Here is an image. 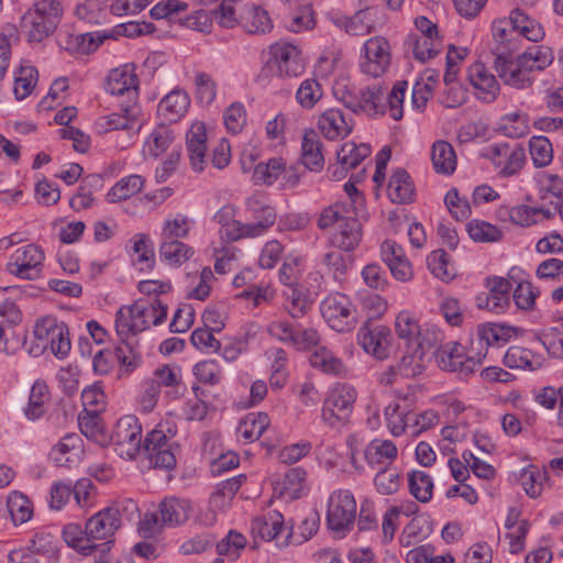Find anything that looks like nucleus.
Returning a JSON list of instances; mask_svg holds the SVG:
<instances>
[{
    "mask_svg": "<svg viewBox=\"0 0 563 563\" xmlns=\"http://www.w3.org/2000/svg\"><path fill=\"white\" fill-rule=\"evenodd\" d=\"M48 400L49 390L47 384L42 379L35 380L30 391L27 406L24 409L27 419L36 420L41 418L46 410Z\"/></svg>",
    "mask_w": 563,
    "mask_h": 563,
    "instance_id": "72a5a7b5",
    "label": "nucleus"
},
{
    "mask_svg": "<svg viewBox=\"0 0 563 563\" xmlns=\"http://www.w3.org/2000/svg\"><path fill=\"white\" fill-rule=\"evenodd\" d=\"M174 141L173 131L166 125H158L147 137L143 152L152 157L163 154Z\"/></svg>",
    "mask_w": 563,
    "mask_h": 563,
    "instance_id": "79ce46f5",
    "label": "nucleus"
},
{
    "mask_svg": "<svg viewBox=\"0 0 563 563\" xmlns=\"http://www.w3.org/2000/svg\"><path fill=\"white\" fill-rule=\"evenodd\" d=\"M356 400L354 387L341 384L335 386L324 400L321 418L332 428H340L347 423Z\"/></svg>",
    "mask_w": 563,
    "mask_h": 563,
    "instance_id": "423d86ee",
    "label": "nucleus"
},
{
    "mask_svg": "<svg viewBox=\"0 0 563 563\" xmlns=\"http://www.w3.org/2000/svg\"><path fill=\"white\" fill-rule=\"evenodd\" d=\"M410 494L421 503H428L432 498L433 482L423 471L415 470L408 474Z\"/></svg>",
    "mask_w": 563,
    "mask_h": 563,
    "instance_id": "49530a36",
    "label": "nucleus"
},
{
    "mask_svg": "<svg viewBox=\"0 0 563 563\" xmlns=\"http://www.w3.org/2000/svg\"><path fill=\"white\" fill-rule=\"evenodd\" d=\"M433 354L441 369L456 373L462 378L468 377L476 371V361L465 356L462 345L456 342L440 345Z\"/></svg>",
    "mask_w": 563,
    "mask_h": 563,
    "instance_id": "4468645a",
    "label": "nucleus"
},
{
    "mask_svg": "<svg viewBox=\"0 0 563 563\" xmlns=\"http://www.w3.org/2000/svg\"><path fill=\"white\" fill-rule=\"evenodd\" d=\"M431 159L437 173L450 175L456 168V155L454 148L445 141H437L433 144Z\"/></svg>",
    "mask_w": 563,
    "mask_h": 563,
    "instance_id": "c9c22d12",
    "label": "nucleus"
},
{
    "mask_svg": "<svg viewBox=\"0 0 563 563\" xmlns=\"http://www.w3.org/2000/svg\"><path fill=\"white\" fill-rule=\"evenodd\" d=\"M245 478V475H239L217 485V488L209 500L211 510L206 514V518H200V521L203 525H212L216 520L214 511H221L229 507Z\"/></svg>",
    "mask_w": 563,
    "mask_h": 563,
    "instance_id": "6ab92c4d",
    "label": "nucleus"
},
{
    "mask_svg": "<svg viewBox=\"0 0 563 563\" xmlns=\"http://www.w3.org/2000/svg\"><path fill=\"white\" fill-rule=\"evenodd\" d=\"M246 539L243 534L230 531L228 536L217 544V552L219 555L230 556L235 560L240 556V552L244 549Z\"/></svg>",
    "mask_w": 563,
    "mask_h": 563,
    "instance_id": "774afa93",
    "label": "nucleus"
},
{
    "mask_svg": "<svg viewBox=\"0 0 563 563\" xmlns=\"http://www.w3.org/2000/svg\"><path fill=\"white\" fill-rule=\"evenodd\" d=\"M467 232L476 242H497L501 239V231L485 221H472L467 224Z\"/></svg>",
    "mask_w": 563,
    "mask_h": 563,
    "instance_id": "e2e57ef3",
    "label": "nucleus"
},
{
    "mask_svg": "<svg viewBox=\"0 0 563 563\" xmlns=\"http://www.w3.org/2000/svg\"><path fill=\"white\" fill-rule=\"evenodd\" d=\"M379 13L377 7L366 5L355 12L346 22L345 31L353 36L366 35L375 29V18Z\"/></svg>",
    "mask_w": 563,
    "mask_h": 563,
    "instance_id": "c756f323",
    "label": "nucleus"
},
{
    "mask_svg": "<svg viewBox=\"0 0 563 563\" xmlns=\"http://www.w3.org/2000/svg\"><path fill=\"white\" fill-rule=\"evenodd\" d=\"M145 184V178L137 174H132L117 181L106 195L109 203H117L126 200L139 194Z\"/></svg>",
    "mask_w": 563,
    "mask_h": 563,
    "instance_id": "c85d7f7f",
    "label": "nucleus"
},
{
    "mask_svg": "<svg viewBox=\"0 0 563 563\" xmlns=\"http://www.w3.org/2000/svg\"><path fill=\"white\" fill-rule=\"evenodd\" d=\"M321 97V85L316 79L302 81L296 93L298 103L306 109H311Z\"/></svg>",
    "mask_w": 563,
    "mask_h": 563,
    "instance_id": "0e129e2a",
    "label": "nucleus"
},
{
    "mask_svg": "<svg viewBox=\"0 0 563 563\" xmlns=\"http://www.w3.org/2000/svg\"><path fill=\"white\" fill-rule=\"evenodd\" d=\"M100 185L101 177L99 175L87 176L82 180V184L79 187V191L70 199V207L76 211L89 208L93 202V198L90 190H87V188L97 187Z\"/></svg>",
    "mask_w": 563,
    "mask_h": 563,
    "instance_id": "bf43d9fd",
    "label": "nucleus"
},
{
    "mask_svg": "<svg viewBox=\"0 0 563 563\" xmlns=\"http://www.w3.org/2000/svg\"><path fill=\"white\" fill-rule=\"evenodd\" d=\"M189 97L185 91L174 90L158 103V114L169 122H176L189 107Z\"/></svg>",
    "mask_w": 563,
    "mask_h": 563,
    "instance_id": "bb28decb",
    "label": "nucleus"
},
{
    "mask_svg": "<svg viewBox=\"0 0 563 563\" xmlns=\"http://www.w3.org/2000/svg\"><path fill=\"white\" fill-rule=\"evenodd\" d=\"M177 433L176 423L164 421L147 433L143 450L151 466L162 470H173L176 466V451L178 443L174 440Z\"/></svg>",
    "mask_w": 563,
    "mask_h": 563,
    "instance_id": "20e7f679",
    "label": "nucleus"
},
{
    "mask_svg": "<svg viewBox=\"0 0 563 563\" xmlns=\"http://www.w3.org/2000/svg\"><path fill=\"white\" fill-rule=\"evenodd\" d=\"M509 21L518 36H523L531 42H537L543 36L542 27L520 9L510 12Z\"/></svg>",
    "mask_w": 563,
    "mask_h": 563,
    "instance_id": "e433bc0d",
    "label": "nucleus"
},
{
    "mask_svg": "<svg viewBox=\"0 0 563 563\" xmlns=\"http://www.w3.org/2000/svg\"><path fill=\"white\" fill-rule=\"evenodd\" d=\"M427 355L424 351L415 345L408 346V351L398 364V372L405 377H415L422 373L426 366Z\"/></svg>",
    "mask_w": 563,
    "mask_h": 563,
    "instance_id": "a18cd8bd",
    "label": "nucleus"
},
{
    "mask_svg": "<svg viewBox=\"0 0 563 563\" xmlns=\"http://www.w3.org/2000/svg\"><path fill=\"white\" fill-rule=\"evenodd\" d=\"M7 507L14 525L25 523L33 516L32 503L20 492H12L8 496Z\"/></svg>",
    "mask_w": 563,
    "mask_h": 563,
    "instance_id": "37998d69",
    "label": "nucleus"
},
{
    "mask_svg": "<svg viewBox=\"0 0 563 563\" xmlns=\"http://www.w3.org/2000/svg\"><path fill=\"white\" fill-rule=\"evenodd\" d=\"M106 89L111 95H126L130 101L136 99L139 79L133 67L124 65L112 69L107 77Z\"/></svg>",
    "mask_w": 563,
    "mask_h": 563,
    "instance_id": "aec40b11",
    "label": "nucleus"
},
{
    "mask_svg": "<svg viewBox=\"0 0 563 563\" xmlns=\"http://www.w3.org/2000/svg\"><path fill=\"white\" fill-rule=\"evenodd\" d=\"M407 81H398L389 92L379 85L368 86L357 93L353 92L345 84L338 82L333 88L336 100L353 113H366L367 115H382L388 113L398 121L404 115V99Z\"/></svg>",
    "mask_w": 563,
    "mask_h": 563,
    "instance_id": "f257e3e1",
    "label": "nucleus"
},
{
    "mask_svg": "<svg viewBox=\"0 0 563 563\" xmlns=\"http://www.w3.org/2000/svg\"><path fill=\"white\" fill-rule=\"evenodd\" d=\"M500 131L508 137L519 139L529 133L528 118L521 112H514L503 117Z\"/></svg>",
    "mask_w": 563,
    "mask_h": 563,
    "instance_id": "4d7b16f0",
    "label": "nucleus"
},
{
    "mask_svg": "<svg viewBox=\"0 0 563 563\" xmlns=\"http://www.w3.org/2000/svg\"><path fill=\"white\" fill-rule=\"evenodd\" d=\"M301 163L311 172H319L323 168L324 158L322 155V143L313 130L303 134L301 143Z\"/></svg>",
    "mask_w": 563,
    "mask_h": 563,
    "instance_id": "393cba45",
    "label": "nucleus"
},
{
    "mask_svg": "<svg viewBox=\"0 0 563 563\" xmlns=\"http://www.w3.org/2000/svg\"><path fill=\"white\" fill-rule=\"evenodd\" d=\"M397 446L390 440L375 439L366 446L365 459L374 464H383L385 462H393L397 457Z\"/></svg>",
    "mask_w": 563,
    "mask_h": 563,
    "instance_id": "ea45409f",
    "label": "nucleus"
},
{
    "mask_svg": "<svg viewBox=\"0 0 563 563\" xmlns=\"http://www.w3.org/2000/svg\"><path fill=\"white\" fill-rule=\"evenodd\" d=\"M283 530L284 517L276 510L256 518L252 523V532L266 541L276 539Z\"/></svg>",
    "mask_w": 563,
    "mask_h": 563,
    "instance_id": "2f4dec72",
    "label": "nucleus"
},
{
    "mask_svg": "<svg viewBox=\"0 0 563 563\" xmlns=\"http://www.w3.org/2000/svg\"><path fill=\"white\" fill-rule=\"evenodd\" d=\"M395 329L398 336L407 340V344L410 346L413 344L415 340L419 338V334H421L422 327L412 312L405 310L398 313Z\"/></svg>",
    "mask_w": 563,
    "mask_h": 563,
    "instance_id": "8fccbe9b",
    "label": "nucleus"
},
{
    "mask_svg": "<svg viewBox=\"0 0 563 563\" xmlns=\"http://www.w3.org/2000/svg\"><path fill=\"white\" fill-rule=\"evenodd\" d=\"M441 44V38H427L409 34L404 46L407 54H411L415 59L424 63L440 52Z\"/></svg>",
    "mask_w": 563,
    "mask_h": 563,
    "instance_id": "a878e982",
    "label": "nucleus"
},
{
    "mask_svg": "<svg viewBox=\"0 0 563 563\" xmlns=\"http://www.w3.org/2000/svg\"><path fill=\"white\" fill-rule=\"evenodd\" d=\"M307 473L301 467H292L286 472L283 479L275 484L274 490L288 499H297L305 488Z\"/></svg>",
    "mask_w": 563,
    "mask_h": 563,
    "instance_id": "7c9ffc66",
    "label": "nucleus"
},
{
    "mask_svg": "<svg viewBox=\"0 0 563 563\" xmlns=\"http://www.w3.org/2000/svg\"><path fill=\"white\" fill-rule=\"evenodd\" d=\"M356 501L350 490H336L328 503L327 523L339 537H344L354 526Z\"/></svg>",
    "mask_w": 563,
    "mask_h": 563,
    "instance_id": "0eeeda50",
    "label": "nucleus"
},
{
    "mask_svg": "<svg viewBox=\"0 0 563 563\" xmlns=\"http://www.w3.org/2000/svg\"><path fill=\"white\" fill-rule=\"evenodd\" d=\"M63 15V7L57 0H40L21 19L22 31L29 42H41L53 34Z\"/></svg>",
    "mask_w": 563,
    "mask_h": 563,
    "instance_id": "39448f33",
    "label": "nucleus"
},
{
    "mask_svg": "<svg viewBox=\"0 0 563 563\" xmlns=\"http://www.w3.org/2000/svg\"><path fill=\"white\" fill-rule=\"evenodd\" d=\"M320 312L329 327L338 332H349L357 322V312L349 297L334 292L320 303Z\"/></svg>",
    "mask_w": 563,
    "mask_h": 563,
    "instance_id": "6e6552de",
    "label": "nucleus"
},
{
    "mask_svg": "<svg viewBox=\"0 0 563 563\" xmlns=\"http://www.w3.org/2000/svg\"><path fill=\"white\" fill-rule=\"evenodd\" d=\"M357 341L366 353L377 360H384L388 356L391 332L383 325L372 328L371 323L365 321L358 330Z\"/></svg>",
    "mask_w": 563,
    "mask_h": 563,
    "instance_id": "2eb2a0df",
    "label": "nucleus"
},
{
    "mask_svg": "<svg viewBox=\"0 0 563 563\" xmlns=\"http://www.w3.org/2000/svg\"><path fill=\"white\" fill-rule=\"evenodd\" d=\"M391 63L390 44L384 36L368 38L360 57V69L363 74L377 78L385 74Z\"/></svg>",
    "mask_w": 563,
    "mask_h": 563,
    "instance_id": "9d476101",
    "label": "nucleus"
},
{
    "mask_svg": "<svg viewBox=\"0 0 563 563\" xmlns=\"http://www.w3.org/2000/svg\"><path fill=\"white\" fill-rule=\"evenodd\" d=\"M494 54V68L498 77L515 89L530 88L534 81L531 73L545 69L554 59L552 49L543 45L532 46L517 56L501 47H496Z\"/></svg>",
    "mask_w": 563,
    "mask_h": 563,
    "instance_id": "f03ea898",
    "label": "nucleus"
},
{
    "mask_svg": "<svg viewBox=\"0 0 563 563\" xmlns=\"http://www.w3.org/2000/svg\"><path fill=\"white\" fill-rule=\"evenodd\" d=\"M488 295L485 298H477L479 308H487L489 311L499 313L509 303V292L512 288L510 282L503 277L487 279Z\"/></svg>",
    "mask_w": 563,
    "mask_h": 563,
    "instance_id": "4be33fe9",
    "label": "nucleus"
},
{
    "mask_svg": "<svg viewBox=\"0 0 563 563\" xmlns=\"http://www.w3.org/2000/svg\"><path fill=\"white\" fill-rule=\"evenodd\" d=\"M504 364L509 368L534 371L541 363L536 355L527 349L511 346L504 355Z\"/></svg>",
    "mask_w": 563,
    "mask_h": 563,
    "instance_id": "a19ab883",
    "label": "nucleus"
},
{
    "mask_svg": "<svg viewBox=\"0 0 563 563\" xmlns=\"http://www.w3.org/2000/svg\"><path fill=\"white\" fill-rule=\"evenodd\" d=\"M192 254V247L178 240H162L159 245V257L170 266L181 265L184 262L189 260Z\"/></svg>",
    "mask_w": 563,
    "mask_h": 563,
    "instance_id": "58836bf2",
    "label": "nucleus"
},
{
    "mask_svg": "<svg viewBox=\"0 0 563 563\" xmlns=\"http://www.w3.org/2000/svg\"><path fill=\"white\" fill-rule=\"evenodd\" d=\"M243 27L249 34H265L272 31L273 23L264 9L253 7L244 18Z\"/></svg>",
    "mask_w": 563,
    "mask_h": 563,
    "instance_id": "3c124183",
    "label": "nucleus"
},
{
    "mask_svg": "<svg viewBox=\"0 0 563 563\" xmlns=\"http://www.w3.org/2000/svg\"><path fill=\"white\" fill-rule=\"evenodd\" d=\"M374 484L382 495L395 494L400 486V473L395 467H386L376 474Z\"/></svg>",
    "mask_w": 563,
    "mask_h": 563,
    "instance_id": "680f3d73",
    "label": "nucleus"
},
{
    "mask_svg": "<svg viewBox=\"0 0 563 563\" xmlns=\"http://www.w3.org/2000/svg\"><path fill=\"white\" fill-rule=\"evenodd\" d=\"M44 260V251L38 245L27 244L13 252L7 269L12 275L32 280L40 276Z\"/></svg>",
    "mask_w": 563,
    "mask_h": 563,
    "instance_id": "9b49d317",
    "label": "nucleus"
},
{
    "mask_svg": "<svg viewBox=\"0 0 563 563\" xmlns=\"http://www.w3.org/2000/svg\"><path fill=\"white\" fill-rule=\"evenodd\" d=\"M192 511L191 501L186 498L166 497L158 507L161 525L180 526L185 523Z\"/></svg>",
    "mask_w": 563,
    "mask_h": 563,
    "instance_id": "b1692460",
    "label": "nucleus"
},
{
    "mask_svg": "<svg viewBox=\"0 0 563 563\" xmlns=\"http://www.w3.org/2000/svg\"><path fill=\"white\" fill-rule=\"evenodd\" d=\"M468 79L476 89L478 99L489 103L494 101L499 91V84L483 64L476 63L470 67Z\"/></svg>",
    "mask_w": 563,
    "mask_h": 563,
    "instance_id": "5701e85b",
    "label": "nucleus"
},
{
    "mask_svg": "<svg viewBox=\"0 0 563 563\" xmlns=\"http://www.w3.org/2000/svg\"><path fill=\"white\" fill-rule=\"evenodd\" d=\"M63 538L65 542L73 549L77 550L82 555H91L93 553V545L89 540L85 529L77 523H69L63 530Z\"/></svg>",
    "mask_w": 563,
    "mask_h": 563,
    "instance_id": "09e8293b",
    "label": "nucleus"
},
{
    "mask_svg": "<svg viewBox=\"0 0 563 563\" xmlns=\"http://www.w3.org/2000/svg\"><path fill=\"white\" fill-rule=\"evenodd\" d=\"M285 169V162L282 158H271L267 163H260L255 166L253 178L255 181L265 185H273Z\"/></svg>",
    "mask_w": 563,
    "mask_h": 563,
    "instance_id": "13d9d810",
    "label": "nucleus"
},
{
    "mask_svg": "<svg viewBox=\"0 0 563 563\" xmlns=\"http://www.w3.org/2000/svg\"><path fill=\"white\" fill-rule=\"evenodd\" d=\"M317 126L323 137L336 141L351 134L354 121L351 117H345L341 109L330 108L319 115Z\"/></svg>",
    "mask_w": 563,
    "mask_h": 563,
    "instance_id": "dca6fc26",
    "label": "nucleus"
},
{
    "mask_svg": "<svg viewBox=\"0 0 563 563\" xmlns=\"http://www.w3.org/2000/svg\"><path fill=\"white\" fill-rule=\"evenodd\" d=\"M483 156L490 159L495 168L504 177L519 173L526 162L523 147L516 145L511 147L507 143L493 144L485 148Z\"/></svg>",
    "mask_w": 563,
    "mask_h": 563,
    "instance_id": "f8f14e48",
    "label": "nucleus"
},
{
    "mask_svg": "<svg viewBox=\"0 0 563 563\" xmlns=\"http://www.w3.org/2000/svg\"><path fill=\"white\" fill-rule=\"evenodd\" d=\"M442 341L443 333L437 327L426 325L421 329V334H419V338L415 340L412 345L424 351L428 356L429 352L434 355L433 352H437L439 349L438 345H440Z\"/></svg>",
    "mask_w": 563,
    "mask_h": 563,
    "instance_id": "69168bd1",
    "label": "nucleus"
},
{
    "mask_svg": "<svg viewBox=\"0 0 563 563\" xmlns=\"http://www.w3.org/2000/svg\"><path fill=\"white\" fill-rule=\"evenodd\" d=\"M310 364L327 374L340 375L344 372L343 362L327 347H319L310 355Z\"/></svg>",
    "mask_w": 563,
    "mask_h": 563,
    "instance_id": "de8ad7c7",
    "label": "nucleus"
},
{
    "mask_svg": "<svg viewBox=\"0 0 563 563\" xmlns=\"http://www.w3.org/2000/svg\"><path fill=\"white\" fill-rule=\"evenodd\" d=\"M269 423L271 419L267 413L251 412L240 421L238 434L247 442H253L263 434Z\"/></svg>",
    "mask_w": 563,
    "mask_h": 563,
    "instance_id": "f704fd0d",
    "label": "nucleus"
},
{
    "mask_svg": "<svg viewBox=\"0 0 563 563\" xmlns=\"http://www.w3.org/2000/svg\"><path fill=\"white\" fill-rule=\"evenodd\" d=\"M388 197L394 203H409L413 197V186L405 169H397L388 184Z\"/></svg>",
    "mask_w": 563,
    "mask_h": 563,
    "instance_id": "473e14b6",
    "label": "nucleus"
},
{
    "mask_svg": "<svg viewBox=\"0 0 563 563\" xmlns=\"http://www.w3.org/2000/svg\"><path fill=\"white\" fill-rule=\"evenodd\" d=\"M114 361L125 366V369L130 372L140 362V356L130 343H126L125 346L118 345L113 350L107 349L97 352L93 357V368L98 373L106 374Z\"/></svg>",
    "mask_w": 563,
    "mask_h": 563,
    "instance_id": "f3484780",
    "label": "nucleus"
},
{
    "mask_svg": "<svg viewBox=\"0 0 563 563\" xmlns=\"http://www.w3.org/2000/svg\"><path fill=\"white\" fill-rule=\"evenodd\" d=\"M280 76L297 77L305 70V63L300 51L290 43H276L271 46Z\"/></svg>",
    "mask_w": 563,
    "mask_h": 563,
    "instance_id": "a211bd4d",
    "label": "nucleus"
},
{
    "mask_svg": "<svg viewBox=\"0 0 563 563\" xmlns=\"http://www.w3.org/2000/svg\"><path fill=\"white\" fill-rule=\"evenodd\" d=\"M132 242L133 252L137 254L135 264L139 265V269L144 271L153 268L155 255L148 236L145 234H136L133 236Z\"/></svg>",
    "mask_w": 563,
    "mask_h": 563,
    "instance_id": "6e6d98bb",
    "label": "nucleus"
},
{
    "mask_svg": "<svg viewBox=\"0 0 563 563\" xmlns=\"http://www.w3.org/2000/svg\"><path fill=\"white\" fill-rule=\"evenodd\" d=\"M529 150L533 165L538 168L548 166L553 159V147L545 136H532Z\"/></svg>",
    "mask_w": 563,
    "mask_h": 563,
    "instance_id": "5fc2aeb1",
    "label": "nucleus"
},
{
    "mask_svg": "<svg viewBox=\"0 0 563 563\" xmlns=\"http://www.w3.org/2000/svg\"><path fill=\"white\" fill-rule=\"evenodd\" d=\"M371 154V147L367 144L356 145L353 142H347L342 145L338 152V161L343 169L355 168Z\"/></svg>",
    "mask_w": 563,
    "mask_h": 563,
    "instance_id": "c03bdc74",
    "label": "nucleus"
},
{
    "mask_svg": "<svg viewBox=\"0 0 563 563\" xmlns=\"http://www.w3.org/2000/svg\"><path fill=\"white\" fill-rule=\"evenodd\" d=\"M439 78V74L433 70H427L412 88V103L417 109L426 106L431 98L434 85Z\"/></svg>",
    "mask_w": 563,
    "mask_h": 563,
    "instance_id": "603ef678",
    "label": "nucleus"
},
{
    "mask_svg": "<svg viewBox=\"0 0 563 563\" xmlns=\"http://www.w3.org/2000/svg\"><path fill=\"white\" fill-rule=\"evenodd\" d=\"M37 82V70L33 66H21L14 77V96L23 100L31 95Z\"/></svg>",
    "mask_w": 563,
    "mask_h": 563,
    "instance_id": "864d4df0",
    "label": "nucleus"
},
{
    "mask_svg": "<svg viewBox=\"0 0 563 563\" xmlns=\"http://www.w3.org/2000/svg\"><path fill=\"white\" fill-rule=\"evenodd\" d=\"M114 450L124 460H133L141 451L142 428L135 416L120 418L111 435Z\"/></svg>",
    "mask_w": 563,
    "mask_h": 563,
    "instance_id": "1a4fd4ad",
    "label": "nucleus"
},
{
    "mask_svg": "<svg viewBox=\"0 0 563 563\" xmlns=\"http://www.w3.org/2000/svg\"><path fill=\"white\" fill-rule=\"evenodd\" d=\"M317 224L321 230L335 225L331 243L345 252L356 249L363 238L362 224L356 218L354 209L345 203H335L324 208L318 218Z\"/></svg>",
    "mask_w": 563,
    "mask_h": 563,
    "instance_id": "7ed1b4c3",
    "label": "nucleus"
},
{
    "mask_svg": "<svg viewBox=\"0 0 563 563\" xmlns=\"http://www.w3.org/2000/svg\"><path fill=\"white\" fill-rule=\"evenodd\" d=\"M190 230V220L186 216L178 214L174 219H167L164 222L161 238L164 241H175L184 239Z\"/></svg>",
    "mask_w": 563,
    "mask_h": 563,
    "instance_id": "052dcab7",
    "label": "nucleus"
},
{
    "mask_svg": "<svg viewBox=\"0 0 563 563\" xmlns=\"http://www.w3.org/2000/svg\"><path fill=\"white\" fill-rule=\"evenodd\" d=\"M140 313H143V310L139 309V302L129 307H122L118 310L115 316V331L121 340L120 345L125 346L126 343L132 345L130 339L145 330L144 321L137 317Z\"/></svg>",
    "mask_w": 563,
    "mask_h": 563,
    "instance_id": "412c9836",
    "label": "nucleus"
},
{
    "mask_svg": "<svg viewBox=\"0 0 563 563\" xmlns=\"http://www.w3.org/2000/svg\"><path fill=\"white\" fill-rule=\"evenodd\" d=\"M192 371L196 378L203 384L217 385L222 379L221 367L213 360L197 363Z\"/></svg>",
    "mask_w": 563,
    "mask_h": 563,
    "instance_id": "338daca9",
    "label": "nucleus"
},
{
    "mask_svg": "<svg viewBox=\"0 0 563 563\" xmlns=\"http://www.w3.org/2000/svg\"><path fill=\"white\" fill-rule=\"evenodd\" d=\"M141 108L136 102L122 104L120 112H113L103 118L106 131L133 130L139 123Z\"/></svg>",
    "mask_w": 563,
    "mask_h": 563,
    "instance_id": "cd10ccee",
    "label": "nucleus"
},
{
    "mask_svg": "<svg viewBox=\"0 0 563 563\" xmlns=\"http://www.w3.org/2000/svg\"><path fill=\"white\" fill-rule=\"evenodd\" d=\"M121 526L120 511L118 508H104L92 517L85 525V533H87L91 543H100L109 541L113 543V536Z\"/></svg>",
    "mask_w": 563,
    "mask_h": 563,
    "instance_id": "ddd939ff",
    "label": "nucleus"
},
{
    "mask_svg": "<svg viewBox=\"0 0 563 563\" xmlns=\"http://www.w3.org/2000/svg\"><path fill=\"white\" fill-rule=\"evenodd\" d=\"M385 419L387 428L394 437L401 435L407 428H410V422L413 419V412L406 411L401 408L399 402H390L385 408Z\"/></svg>",
    "mask_w": 563,
    "mask_h": 563,
    "instance_id": "4c0bfd02",
    "label": "nucleus"
}]
</instances>
